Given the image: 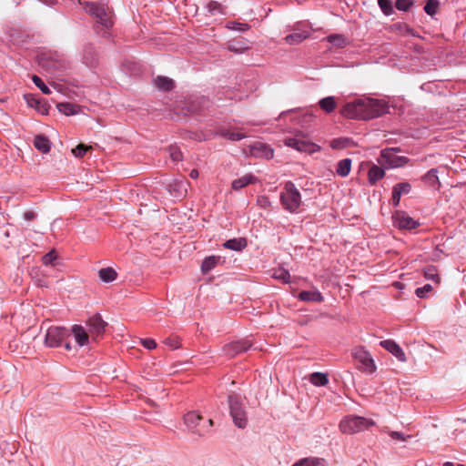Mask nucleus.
Returning a JSON list of instances; mask_svg holds the SVG:
<instances>
[{"label":"nucleus","instance_id":"f257e3e1","mask_svg":"<svg viewBox=\"0 0 466 466\" xmlns=\"http://www.w3.org/2000/svg\"><path fill=\"white\" fill-rule=\"evenodd\" d=\"M388 105L384 100L360 97L348 102L342 108V114L352 119L370 120L387 113Z\"/></svg>","mask_w":466,"mask_h":466},{"label":"nucleus","instance_id":"f03ea898","mask_svg":"<svg viewBox=\"0 0 466 466\" xmlns=\"http://www.w3.org/2000/svg\"><path fill=\"white\" fill-rule=\"evenodd\" d=\"M229 414L233 423L238 429H245L248 424V417L246 407L238 394L231 393L228 396Z\"/></svg>","mask_w":466,"mask_h":466},{"label":"nucleus","instance_id":"7ed1b4c3","mask_svg":"<svg viewBox=\"0 0 466 466\" xmlns=\"http://www.w3.org/2000/svg\"><path fill=\"white\" fill-rule=\"evenodd\" d=\"M279 198L283 208L290 213L297 212L302 203L300 192L291 181L285 183Z\"/></svg>","mask_w":466,"mask_h":466},{"label":"nucleus","instance_id":"20e7f679","mask_svg":"<svg viewBox=\"0 0 466 466\" xmlns=\"http://www.w3.org/2000/svg\"><path fill=\"white\" fill-rule=\"evenodd\" d=\"M373 420L356 415L344 417L339 422V430L344 434H355L373 426Z\"/></svg>","mask_w":466,"mask_h":466},{"label":"nucleus","instance_id":"39448f33","mask_svg":"<svg viewBox=\"0 0 466 466\" xmlns=\"http://www.w3.org/2000/svg\"><path fill=\"white\" fill-rule=\"evenodd\" d=\"M84 9L86 13L96 18V23L105 29L103 35L107 36L108 33L106 31L112 27L113 20L110 12L105 7V5L96 3H86Z\"/></svg>","mask_w":466,"mask_h":466},{"label":"nucleus","instance_id":"423d86ee","mask_svg":"<svg viewBox=\"0 0 466 466\" xmlns=\"http://www.w3.org/2000/svg\"><path fill=\"white\" fill-rule=\"evenodd\" d=\"M183 420L188 431L198 436L205 435L213 425V421L211 420H204L203 418L196 411H188L184 415Z\"/></svg>","mask_w":466,"mask_h":466},{"label":"nucleus","instance_id":"0eeeda50","mask_svg":"<svg viewBox=\"0 0 466 466\" xmlns=\"http://www.w3.org/2000/svg\"><path fill=\"white\" fill-rule=\"evenodd\" d=\"M399 148H385L380 151L382 164L388 168H397L406 165L410 159L407 157L399 156Z\"/></svg>","mask_w":466,"mask_h":466},{"label":"nucleus","instance_id":"6e6552de","mask_svg":"<svg viewBox=\"0 0 466 466\" xmlns=\"http://www.w3.org/2000/svg\"><path fill=\"white\" fill-rule=\"evenodd\" d=\"M70 331L62 327L53 326L50 327L45 337V343L47 347L50 348H57L62 345V343L70 337Z\"/></svg>","mask_w":466,"mask_h":466},{"label":"nucleus","instance_id":"1a4fd4ad","mask_svg":"<svg viewBox=\"0 0 466 466\" xmlns=\"http://www.w3.org/2000/svg\"><path fill=\"white\" fill-rule=\"evenodd\" d=\"M310 36V28L303 22H298L292 26V33L285 36L288 45L295 46L302 43Z\"/></svg>","mask_w":466,"mask_h":466},{"label":"nucleus","instance_id":"9d476101","mask_svg":"<svg viewBox=\"0 0 466 466\" xmlns=\"http://www.w3.org/2000/svg\"><path fill=\"white\" fill-rule=\"evenodd\" d=\"M352 355L356 361L358 362L357 367L359 370L365 371L369 374H371L375 371L376 366L371 358V355L364 348H356L353 350Z\"/></svg>","mask_w":466,"mask_h":466},{"label":"nucleus","instance_id":"9b49d317","mask_svg":"<svg viewBox=\"0 0 466 466\" xmlns=\"http://www.w3.org/2000/svg\"><path fill=\"white\" fill-rule=\"evenodd\" d=\"M251 347V341L248 339H244L226 344L222 348V351L224 355L228 356V358H233L241 352L248 350Z\"/></svg>","mask_w":466,"mask_h":466},{"label":"nucleus","instance_id":"f8f14e48","mask_svg":"<svg viewBox=\"0 0 466 466\" xmlns=\"http://www.w3.org/2000/svg\"><path fill=\"white\" fill-rule=\"evenodd\" d=\"M285 145L292 147L299 152H309L312 153L317 151V145L314 143H310L308 140L301 139L298 137H287L285 139Z\"/></svg>","mask_w":466,"mask_h":466},{"label":"nucleus","instance_id":"ddd939ff","mask_svg":"<svg viewBox=\"0 0 466 466\" xmlns=\"http://www.w3.org/2000/svg\"><path fill=\"white\" fill-rule=\"evenodd\" d=\"M394 225L400 229H414L420 223L403 212H397L393 216Z\"/></svg>","mask_w":466,"mask_h":466},{"label":"nucleus","instance_id":"4468645a","mask_svg":"<svg viewBox=\"0 0 466 466\" xmlns=\"http://www.w3.org/2000/svg\"><path fill=\"white\" fill-rule=\"evenodd\" d=\"M88 331L92 336H99L105 332L107 323L99 314H95L87 320Z\"/></svg>","mask_w":466,"mask_h":466},{"label":"nucleus","instance_id":"2eb2a0df","mask_svg":"<svg viewBox=\"0 0 466 466\" xmlns=\"http://www.w3.org/2000/svg\"><path fill=\"white\" fill-rule=\"evenodd\" d=\"M411 186L408 182H401L396 184L392 188L391 204L394 207L399 206L402 195L409 194Z\"/></svg>","mask_w":466,"mask_h":466},{"label":"nucleus","instance_id":"dca6fc26","mask_svg":"<svg viewBox=\"0 0 466 466\" xmlns=\"http://www.w3.org/2000/svg\"><path fill=\"white\" fill-rule=\"evenodd\" d=\"M380 346L390 352L400 361H406V356L402 349L393 340L386 339L380 341Z\"/></svg>","mask_w":466,"mask_h":466},{"label":"nucleus","instance_id":"f3484780","mask_svg":"<svg viewBox=\"0 0 466 466\" xmlns=\"http://www.w3.org/2000/svg\"><path fill=\"white\" fill-rule=\"evenodd\" d=\"M83 63L88 67H95L98 64L97 54L92 45L85 46L83 49Z\"/></svg>","mask_w":466,"mask_h":466},{"label":"nucleus","instance_id":"a211bd4d","mask_svg":"<svg viewBox=\"0 0 466 466\" xmlns=\"http://www.w3.org/2000/svg\"><path fill=\"white\" fill-rule=\"evenodd\" d=\"M250 152L255 157H263L266 158L273 157V150L267 145L256 142L250 147Z\"/></svg>","mask_w":466,"mask_h":466},{"label":"nucleus","instance_id":"6ab92c4d","mask_svg":"<svg viewBox=\"0 0 466 466\" xmlns=\"http://www.w3.org/2000/svg\"><path fill=\"white\" fill-rule=\"evenodd\" d=\"M227 49L237 54H243L248 49V42L244 38L232 39L227 43Z\"/></svg>","mask_w":466,"mask_h":466},{"label":"nucleus","instance_id":"aec40b11","mask_svg":"<svg viewBox=\"0 0 466 466\" xmlns=\"http://www.w3.org/2000/svg\"><path fill=\"white\" fill-rule=\"evenodd\" d=\"M257 177L252 174H246L243 177L234 179L231 183V187L234 190H239L250 184L257 182Z\"/></svg>","mask_w":466,"mask_h":466},{"label":"nucleus","instance_id":"412c9836","mask_svg":"<svg viewBox=\"0 0 466 466\" xmlns=\"http://www.w3.org/2000/svg\"><path fill=\"white\" fill-rule=\"evenodd\" d=\"M72 333L77 344L82 347L88 343V334L86 329L80 325H74L72 327Z\"/></svg>","mask_w":466,"mask_h":466},{"label":"nucleus","instance_id":"4be33fe9","mask_svg":"<svg viewBox=\"0 0 466 466\" xmlns=\"http://www.w3.org/2000/svg\"><path fill=\"white\" fill-rule=\"evenodd\" d=\"M422 181L431 187L438 188L440 187V180L438 177V169H430L422 177Z\"/></svg>","mask_w":466,"mask_h":466},{"label":"nucleus","instance_id":"5701e85b","mask_svg":"<svg viewBox=\"0 0 466 466\" xmlns=\"http://www.w3.org/2000/svg\"><path fill=\"white\" fill-rule=\"evenodd\" d=\"M301 301L322 302L323 296L319 290H303L299 294Z\"/></svg>","mask_w":466,"mask_h":466},{"label":"nucleus","instance_id":"b1692460","mask_svg":"<svg viewBox=\"0 0 466 466\" xmlns=\"http://www.w3.org/2000/svg\"><path fill=\"white\" fill-rule=\"evenodd\" d=\"M223 247L235 251H241L247 247V240L244 238H231L225 241Z\"/></svg>","mask_w":466,"mask_h":466},{"label":"nucleus","instance_id":"393cba45","mask_svg":"<svg viewBox=\"0 0 466 466\" xmlns=\"http://www.w3.org/2000/svg\"><path fill=\"white\" fill-rule=\"evenodd\" d=\"M385 176V171L382 167L373 165L368 172V180L370 185H375Z\"/></svg>","mask_w":466,"mask_h":466},{"label":"nucleus","instance_id":"a878e982","mask_svg":"<svg viewBox=\"0 0 466 466\" xmlns=\"http://www.w3.org/2000/svg\"><path fill=\"white\" fill-rule=\"evenodd\" d=\"M208 100L204 96L197 97L195 100H189L187 102V111L189 113H197L202 111L206 107V104Z\"/></svg>","mask_w":466,"mask_h":466},{"label":"nucleus","instance_id":"bb28decb","mask_svg":"<svg viewBox=\"0 0 466 466\" xmlns=\"http://www.w3.org/2000/svg\"><path fill=\"white\" fill-rule=\"evenodd\" d=\"M35 147L40 152L46 154L50 151L51 143L47 137L42 135H37L34 139Z\"/></svg>","mask_w":466,"mask_h":466},{"label":"nucleus","instance_id":"cd10ccee","mask_svg":"<svg viewBox=\"0 0 466 466\" xmlns=\"http://www.w3.org/2000/svg\"><path fill=\"white\" fill-rule=\"evenodd\" d=\"M351 159L350 158H343L339 160L336 167V174L341 177H347L351 169Z\"/></svg>","mask_w":466,"mask_h":466},{"label":"nucleus","instance_id":"c85d7f7f","mask_svg":"<svg viewBox=\"0 0 466 466\" xmlns=\"http://www.w3.org/2000/svg\"><path fill=\"white\" fill-rule=\"evenodd\" d=\"M154 83L156 87L161 91H169L175 86L174 81L167 76H159L154 80Z\"/></svg>","mask_w":466,"mask_h":466},{"label":"nucleus","instance_id":"c756f323","mask_svg":"<svg viewBox=\"0 0 466 466\" xmlns=\"http://www.w3.org/2000/svg\"><path fill=\"white\" fill-rule=\"evenodd\" d=\"M320 108L328 114L332 113L336 107L337 103L334 96H327L319 101Z\"/></svg>","mask_w":466,"mask_h":466},{"label":"nucleus","instance_id":"7c9ffc66","mask_svg":"<svg viewBox=\"0 0 466 466\" xmlns=\"http://www.w3.org/2000/svg\"><path fill=\"white\" fill-rule=\"evenodd\" d=\"M25 97L27 101V104L30 106L35 107L42 115H46L48 113V108L45 102H42L41 100H39L35 97H31L29 96H25Z\"/></svg>","mask_w":466,"mask_h":466},{"label":"nucleus","instance_id":"2f4dec72","mask_svg":"<svg viewBox=\"0 0 466 466\" xmlns=\"http://www.w3.org/2000/svg\"><path fill=\"white\" fill-rule=\"evenodd\" d=\"M169 187L176 192L175 197L177 198L185 197L187 194V182L186 180H175Z\"/></svg>","mask_w":466,"mask_h":466},{"label":"nucleus","instance_id":"473e14b6","mask_svg":"<svg viewBox=\"0 0 466 466\" xmlns=\"http://www.w3.org/2000/svg\"><path fill=\"white\" fill-rule=\"evenodd\" d=\"M98 276L103 282L109 283L116 279L117 273L112 268H104L98 271Z\"/></svg>","mask_w":466,"mask_h":466},{"label":"nucleus","instance_id":"72a5a7b5","mask_svg":"<svg viewBox=\"0 0 466 466\" xmlns=\"http://www.w3.org/2000/svg\"><path fill=\"white\" fill-rule=\"evenodd\" d=\"M42 65H43V66H46L48 69L55 68V69L64 70L65 68H66V63L62 58L46 60V61L42 62Z\"/></svg>","mask_w":466,"mask_h":466},{"label":"nucleus","instance_id":"f704fd0d","mask_svg":"<svg viewBox=\"0 0 466 466\" xmlns=\"http://www.w3.org/2000/svg\"><path fill=\"white\" fill-rule=\"evenodd\" d=\"M57 109L66 116H73L77 113L78 106L72 103H59L57 104Z\"/></svg>","mask_w":466,"mask_h":466},{"label":"nucleus","instance_id":"c9c22d12","mask_svg":"<svg viewBox=\"0 0 466 466\" xmlns=\"http://www.w3.org/2000/svg\"><path fill=\"white\" fill-rule=\"evenodd\" d=\"M309 381L315 386H324L329 382V380L326 374L314 372L310 375Z\"/></svg>","mask_w":466,"mask_h":466},{"label":"nucleus","instance_id":"e433bc0d","mask_svg":"<svg viewBox=\"0 0 466 466\" xmlns=\"http://www.w3.org/2000/svg\"><path fill=\"white\" fill-rule=\"evenodd\" d=\"M218 134L221 137L228 138L231 141H238V140H241L242 138L246 137V135H244L242 133L230 131V130H227V129L219 130Z\"/></svg>","mask_w":466,"mask_h":466},{"label":"nucleus","instance_id":"4c0bfd02","mask_svg":"<svg viewBox=\"0 0 466 466\" xmlns=\"http://www.w3.org/2000/svg\"><path fill=\"white\" fill-rule=\"evenodd\" d=\"M272 277L276 279L280 280L282 283H285V284H288L290 282V274L287 269H285L283 268L275 269Z\"/></svg>","mask_w":466,"mask_h":466},{"label":"nucleus","instance_id":"58836bf2","mask_svg":"<svg viewBox=\"0 0 466 466\" xmlns=\"http://www.w3.org/2000/svg\"><path fill=\"white\" fill-rule=\"evenodd\" d=\"M218 258L215 256L206 258L201 264V270L203 273H208L212 270L218 264Z\"/></svg>","mask_w":466,"mask_h":466},{"label":"nucleus","instance_id":"ea45409f","mask_svg":"<svg viewBox=\"0 0 466 466\" xmlns=\"http://www.w3.org/2000/svg\"><path fill=\"white\" fill-rule=\"evenodd\" d=\"M226 27L229 30L245 32L248 31L250 26L246 23H239L237 21H229L227 23Z\"/></svg>","mask_w":466,"mask_h":466},{"label":"nucleus","instance_id":"a19ab883","mask_svg":"<svg viewBox=\"0 0 466 466\" xmlns=\"http://www.w3.org/2000/svg\"><path fill=\"white\" fill-rule=\"evenodd\" d=\"M302 466H324L325 460L322 458L308 457L300 460Z\"/></svg>","mask_w":466,"mask_h":466},{"label":"nucleus","instance_id":"79ce46f5","mask_svg":"<svg viewBox=\"0 0 466 466\" xmlns=\"http://www.w3.org/2000/svg\"><path fill=\"white\" fill-rule=\"evenodd\" d=\"M329 43L336 47H343L346 45V39L341 35H330L327 37Z\"/></svg>","mask_w":466,"mask_h":466},{"label":"nucleus","instance_id":"37998d69","mask_svg":"<svg viewBox=\"0 0 466 466\" xmlns=\"http://www.w3.org/2000/svg\"><path fill=\"white\" fill-rule=\"evenodd\" d=\"M424 277L426 279H431L435 283L440 282V276L437 272V269L433 266H429L424 268Z\"/></svg>","mask_w":466,"mask_h":466},{"label":"nucleus","instance_id":"c03bdc74","mask_svg":"<svg viewBox=\"0 0 466 466\" xmlns=\"http://www.w3.org/2000/svg\"><path fill=\"white\" fill-rule=\"evenodd\" d=\"M207 9L210 15L224 14V10L221 4H219L217 1H209L207 4Z\"/></svg>","mask_w":466,"mask_h":466},{"label":"nucleus","instance_id":"a18cd8bd","mask_svg":"<svg viewBox=\"0 0 466 466\" xmlns=\"http://www.w3.org/2000/svg\"><path fill=\"white\" fill-rule=\"evenodd\" d=\"M378 5L385 15L393 14V7L390 0H378Z\"/></svg>","mask_w":466,"mask_h":466},{"label":"nucleus","instance_id":"49530a36","mask_svg":"<svg viewBox=\"0 0 466 466\" xmlns=\"http://www.w3.org/2000/svg\"><path fill=\"white\" fill-rule=\"evenodd\" d=\"M32 81L34 84L46 95H49L51 93L50 88L44 83V81L36 75L32 76Z\"/></svg>","mask_w":466,"mask_h":466},{"label":"nucleus","instance_id":"de8ad7c7","mask_svg":"<svg viewBox=\"0 0 466 466\" xmlns=\"http://www.w3.org/2000/svg\"><path fill=\"white\" fill-rule=\"evenodd\" d=\"M439 6L438 0H428L426 5H424V11L429 15H433L437 12V8Z\"/></svg>","mask_w":466,"mask_h":466},{"label":"nucleus","instance_id":"09e8293b","mask_svg":"<svg viewBox=\"0 0 466 466\" xmlns=\"http://www.w3.org/2000/svg\"><path fill=\"white\" fill-rule=\"evenodd\" d=\"M56 259H57V256H56L55 250L49 251L42 258L43 263L45 265H52V266H56Z\"/></svg>","mask_w":466,"mask_h":466},{"label":"nucleus","instance_id":"8fccbe9b","mask_svg":"<svg viewBox=\"0 0 466 466\" xmlns=\"http://www.w3.org/2000/svg\"><path fill=\"white\" fill-rule=\"evenodd\" d=\"M413 5L411 0H397L395 7L400 11H408Z\"/></svg>","mask_w":466,"mask_h":466},{"label":"nucleus","instance_id":"3c124183","mask_svg":"<svg viewBox=\"0 0 466 466\" xmlns=\"http://www.w3.org/2000/svg\"><path fill=\"white\" fill-rule=\"evenodd\" d=\"M89 149L90 147L80 144L72 149V154L76 157H82Z\"/></svg>","mask_w":466,"mask_h":466},{"label":"nucleus","instance_id":"603ef678","mask_svg":"<svg viewBox=\"0 0 466 466\" xmlns=\"http://www.w3.org/2000/svg\"><path fill=\"white\" fill-rule=\"evenodd\" d=\"M432 290V286L431 284H426L423 287L417 288L415 290V294L417 297L423 299L426 294L430 293Z\"/></svg>","mask_w":466,"mask_h":466},{"label":"nucleus","instance_id":"864d4df0","mask_svg":"<svg viewBox=\"0 0 466 466\" xmlns=\"http://www.w3.org/2000/svg\"><path fill=\"white\" fill-rule=\"evenodd\" d=\"M169 156L173 161H179L182 158V153L177 147H169Z\"/></svg>","mask_w":466,"mask_h":466},{"label":"nucleus","instance_id":"5fc2aeb1","mask_svg":"<svg viewBox=\"0 0 466 466\" xmlns=\"http://www.w3.org/2000/svg\"><path fill=\"white\" fill-rule=\"evenodd\" d=\"M164 343L169 346L172 350H176L180 346L179 340L177 338H167L164 340Z\"/></svg>","mask_w":466,"mask_h":466},{"label":"nucleus","instance_id":"6e6d98bb","mask_svg":"<svg viewBox=\"0 0 466 466\" xmlns=\"http://www.w3.org/2000/svg\"><path fill=\"white\" fill-rule=\"evenodd\" d=\"M258 204L263 208H268L270 207L271 202L268 197L260 196L258 198Z\"/></svg>","mask_w":466,"mask_h":466},{"label":"nucleus","instance_id":"4d7b16f0","mask_svg":"<svg viewBox=\"0 0 466 466\" xmlns=\"http://www.w3.org/2000/svg\"><path fill=\"white\" fill-rule=\"evenodd\" d=\"M141 343L147 350H154L157 347V343L153 339H143Z\"/></svg>","mask_w":466,"mask_h":466},{"label":"nucleus","instance_id":"13d9d810","mask_svg":"<svg viewBox=\"0 0 466 466\" xmlns=\"http://www.w3.org/2000/svg\"><path fill=\"white\" fill-rule=\"evenodd\" d=\"M389 435L392 440H395V441H403L406 440V437L401 432H399V431H389Z\"/></svg>","mask_w":466,"mask_h":466},{"label":"nucleus","instance_id":"bf43d9fd","mask_svg":"<svg viewBox=\"0 0 466 466\" xmlns=\"http://www.w3.org/2000/svg\"><path fill=\"white\" fill-rule=\"evenodd\" d=\"M36 217L34 211H26L24 213V218L27 221L35 219Z\"/></svg>","mask_w":466,"mask_h":466},{"label":"nucleus","instance_id":"052dcab7","mask_svg":"<svg viewBox=\"0 0 466 466\" xmlns=\"http://www.w3.org/2000/svg\"><path fill=\"white\" fill-rule=\"evenodd\" d=\"M189 177L193 179H196L198 177V171L197 169H192L189 173Z\"/></svg>","mask_w":466,"mask_h":466},{"label":"nucleus","instance_id":"680f3d73","mask_svg":"<svg viewBox=\"0 0 466 466\" xmlns=\"http://www.w3.org/2000/svg\"><path fill=\"white\" fill-rule=\"evenodd\" d=\"M40 1L47 5H53L56 3V0H40Z\"/></svg>","mask_w":466,"mask_h":466},{"label":"nucleus","instance_id":"e2e57ef3","mask_svg":"<svg viewBox=\"0 0 466 466\" xmlns=\"http://www.w3.org/2000/svg\"><path fill=\"white\" fill-rule=\"evenodd\" d=\"M346 139H338V148L339 147H343L346 146Z\"/></svg>","mask_w":466,"mask_h":466},{"label":"nucleus","instance_id":"0e129e2a","mask_svg":"<svg viewBox=\"0 0 466 466\" xmlns=\"http://www.w3.org/2000/svg\"><path fill=\"white\" fill-rule=\"evenodd\" d=\"M65 348H66V350H71V344L69 342H66L65 343Z\"/></svg>","mask_w":466,"mask_h":466},{"label":"nucleus","instance_id":"69168bd1","mask_svg":"<svg viewBox=\"0 0 466 466\" xmlns=\"http://www.w3.org/2000/svg\"><path fill=\"white\" fill-rule=\"evenodd\" d=\"M461 431L466 437V423H465V426L461 429Z\"/></svg>","mask_w":466,"mask_h":466},{"label":"nucleus","instance_id":"338daca9","mask_svg":"<svg viewBox=\"0 0 466 466\" xmlns=\"http://www.w3.org/2000/svg\"><path fill=\"white\" fill-rule=\"evenodd\" d=\"M443 466H454L452 462L447 461L443 464Z\"/></svg>","mask_w":466,"mask_h":466},{"label":"nucleus","instance_id":"774afa93","mask_svg":"<svg viewBox=\"0 0 466 466\" xmlns=\"http://www.w3.org/2000/svg\"><path fill=\"white\" fill-rule=\"evenodd\" d=\"M292 466H302V464H300V460L295 462Z\"/></svg>","mask_w":466,"mask_h":466}]
</instances>
